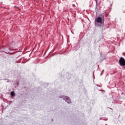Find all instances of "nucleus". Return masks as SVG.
Here are the masks:
<instances>
[{"instance_id":"obj_3","label":"nucleus","mask_w":125,"mask_h":125,"mask_svg":"<svg viewBox=\"0 0 125 125\" xmlns=\"http://www.w3.org/2000/svg\"><path fill=\"white\" fill-rule=\"evenodd\" d=\"M11 96L13 97L15 96V93H14V91H12L11 92Z\"/></svg>"},{"instance_id":"obj_2","label":"nucleus","mask_w":125,"mask_h":125,"mask_svg":"<svg viewBox=\"0 0 125 125\" xmlns=\"http://www.w3.org/2000/svg\"><path fill=\"white\" fill-rule=\"evenodd\" d=\"M102 21H103V19H101V18L100 17H98L97 19V22H98V23H101Z\"/></svg>"},{"instance_id":"obj_1","label":"nucleus","mask_w":125,"mask_h":125,"mask_svg":"<svg viewBox=\"0 0 125 125\" xmlns=\"http://www.w3.org/2000/svg\"><path fill=\"white\" fill-rule=\"evenodd\" d=\"M119 64L120 66H125V59L124 58H120L119 60Z\"/></svg>"}]
</instances>
